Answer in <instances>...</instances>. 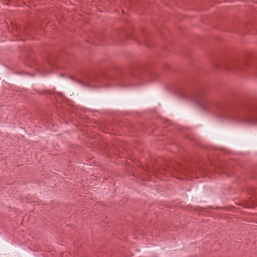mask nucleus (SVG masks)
<instances>
[{
  "label": "nucleus",
  "mask_w": 257,
  "mask_h": 257,
  "mask_svg": "<svg viewBox=\"0 0 257 257\" xmlns=\"http://www.w3.org/2000/svg\"><path fill=\"white\" fill-rule=\"evenodd\" d=\"M239 120L249 123H257V104H250L247 105L241 113L237 114Z\"/></svg>",
  "instance_id": "f257e3e1"
},
{
  "label": "nucleus",
  "mask_w": 257,
  "mask_h": 257,
  "mask_svg": "<svg viewBox=\"0 0 257 257\" xmlns=\"http://www.w3.org/2000/svg\"><path fill=\"white\" fill-rule=\"evenodd\" d=\"M194 101L200 109L205 111L209 110L213 105L211 99L205 94H199Z\"/></svg>",
  "instance_id": "f03ea898"
},
{
  "label": "nucleus",
  "mask_w": 257,
  "mask_h": 257,
  "mask_svg": "<svg viewBox=\"0 0 257 257\" xmlns=\"http://www.w3.org/2000/svg\"><path fill=\"white\" fill-rule=\"evenodd\" d=\"M236 67L237 65L233 60H229L223 62L222 67L225 69H230L232 67Z\"/></svg>",
  "instance_id": "7ed1b4c3"
},
{
  "label": "nucleus",
  "mask_w": 257,
  "mask_h": 257,
  "mask_svg": "<svg viewBox=\"0 0 257 257\" xmlns=\"http://www.w3.org/2000/svg\"><path fill=\"white\" fill-rule=\"evenodd\" d=\"M178 95H179L180 97H184V96H183L182 94H178Z\"/></svg>",
  "instance_id": "20e7f679"
},
{
  "label": "nucleus",
  "mask_w": 257,
  "mask_h": 257,
  "mask_svg": "<svg viewBox=\"0 0 257 257\" xmlns=\"http://www.w3.org/2000/svg\"><path fill=\"white\" fill-rule=\"evenodd\" d=\"M220 111H221V112L224 113V112H225V110L224 109H221V110H220Z\"/></svg>",
  "instance_id": "39448f33"
},
{
  "label": "nucleus",
  "mask_w": 257,
  "mask_h": 257,
  "mask_svg": "<svg viewBox=\"0 0 257 257\" xmlns=\"http://www.w3.org/2000/svg\"><path fill=\"white\" fill-rule=\"evenodd\" d=\"M244 65H247V62L246 61H244Z\"/></svg>",
  "instance_id": "423d86ee"
}]
</instances>
